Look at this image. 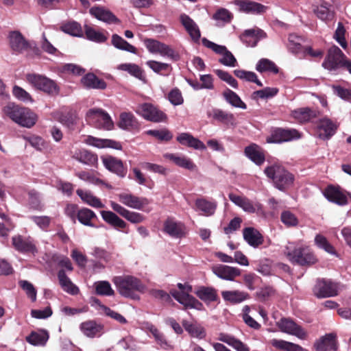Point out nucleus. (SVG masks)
Masks as SVG:
<instances>
[{
    "mask_svg": "<svg viewBox=\"0 0 351 351\" xmlns=\"http://www.w3.org/2000/svg\"><path fill=\"white\" fill-rule=\"evenodd\" d=\"M112 282L119 293L123 297L135 299L136 292H144L145 287L138 278L132 276H116Z\"/></svg>",
    "mask_w": 351,
    "mask_h": 351,
    "instance_id": "nucleus-1",
    "label": "nucleus"
},
{
    "mask_svg": "<svg viewBox=\"0 0 351 351\" xmlns=\"http://www.w3.org/2000/svg\"><path fill=\"white\" fill-rule=\"evenodd\" d=\"M284 254L290 262L302 266L311 265L317 261L308 247H298L293 243H289L286 245Z\"/></svg>",
    "mask_w": 351,
    "mask_h": 351,
    "instance_id": "nucleus-2",
    "label": "nucleus"
},
{
    "mask_svg": "<svg viewBox=\"0 0 351 351\" xmlns=\"http://www.w3.org/2000/svg\"><path fill=\"white\" fill-rule=\"evenodd\" d=\"M178 287L180 290H171V295L177 300L180 304H182L186 308H195L197 310H202L203 304L197 300L195 297L190 295L189 293L192 291V286L185 283H178Z\"/></svg>",
    "mask_w": 351,
    "mask_h": 351,
    "instance_id": "nucleus-3",
    "label": "nucleus"
},
{
    "mask_svg": "<svg viewBox=\"0 0 351 351\" xmlns=\"http://www.w3.org/2000/svg\"><path fill=\"white\" fill-rule=\"evenodd\" d=\"M26 80L35 89L49 95L56 96L60 93V88L57 83L45 75L35 73L27 74Z\"/></svg>",
    "mask_w": 351,
    "mask_h": 351,
    "instance_id": "nucleus-4",
    "label": "nucleus"
},
{
    "mask_svg": "<svg viewBox=\"0 0 351 351\" xmlns=\"http://www.w3.org/2000/svg\"><path fill=\"white\" fill-rule=\"evenodd\" d=\"M86 120L89 124L99 129L110 130L114 123L108 112L100 108H91L86 112Z\"/></svg>",
    "mask_w": 351,
    "mask_h": 351,
    "instance_id": "nucleus-5",
    "label": "nucleus"
},
{
    "mask_svg": "<svg viewBox=\"0 0 351 351\" xmlns=\"http://www.w3.org/2000/svg\"><path fill=\"white\" fill-rule=\"evenodd\" d=\"M135 112L145 120L154 123L164 122L167 119V116L165 112L150 103L139 104Z\"/></svg>",
    "mask_w": 351,
    "mask_h": 351,
    "instance_id": "nucleus-6",
    "label": "nucleus"
},
{
    "mask_svg": "<svg viewBox=\"0 0 351 351\" xmlns=\"http://www.w3.org/2000/svg\"><path fill=\"white\" fill-rule=\"evenodd\" d=\"M346 60L341 50L337 46H332L328 49L322 66L330 71H335L344 66Z\"/></svg>",
    "mask_w": 351,
    "mask_h": 351,
    "instance_id": "nucleus-7",
    "label": "nucleus"
},
{
    "mask_svg": "<svg viewBox=\"0 0 351 351\" xmlns=\"http://www.w3.org/2000/svg\"><path fill=\"white\" fill-rule=\"evenodd\" d=\"M117 197L121 204L132 209L141 210L149 204L147 198L138 197L130 193H121Z\"/></svg>",
    "mask_w": 351,
    "mask_h": 351,
    "instance_id": "nucleus-8",
    "label": "nucleus"
},
{
    "mask_svg": "<svg viewBox=\"0 0 351 351\" xmlns=\"http://www.w3.org/2000/svg\"><path fill=\"white\" fill-rule=\"evenodd\" d=\"M313 293L317 298L333 297L337 295L338 286L328 280H319L313 288Z\"/></svg>",
    "mask_w": 351,
    "mask_h": 351,
    "instance_id": "nucleus-9",
    "label": "nucleus"
},
{
    "mask_svg": "<svg viewBox=\"0 0 351 351\" xmlns=\"http://www.w3.org/2000/svg\"><path fill=\"white\" fill-rule=\"evenodd\" d=\"M278 326L283 332L294 335L300 339H306V331L293 320L287 318H282L278 322Z\"/></svg>",
    "mask_w": 351,
    "mask_h": 351,
    "instance_id": "nucleus-10",
    "label": "nucleus"
},
{
    "mask_svg": "<svg viewBox=\"0 0 351 351\" xmlns=\"http://www.w3.org/2000/svg\"><path fill=\"white\" fill-rule=\"evenodd\" d=\"M110 205L115 213H118L132 223H141L146 219L143 214L130 211L115 202L110 201Z\"/></svg>",
    "mask_w": 351,
    "mask_h": 351,
    "instance_id": "nucleus-11",
    "label": "nucleus"
},
{
    "mask_svg": "<svg viewBox=\"0 0 351 351\" xmlns=\"http://www.w3.org/2000/svg\"><path fill=\"white\" fill-rule=\"evenodd\" d=\"M326 198L339 206H345L348 204V195L350 194L343 191L339 186H328L324 191Z\"/></svg>",
    "mask_w": 351,
    "mask_h": 351,
    "instance_id": "nucleus-12",
    "label": "nucleus"
},
{
    "mask_svg": "<svg viewBox=\"0 0 351 351\" xmlns=\"http://www.w3.org/2000/svg\"><path fill=\"white\" fill-rule=\"evenodd\" d=\"M300 138L299 132L295 129H276L267 140V143H280Z\"/></svg>",
    "mask_w": 351,
    "mask_h": 351,
    "instance_id": "nucleus-13",
    "label": "nucleus"
},
{
    "mask_svg": "<svg viewBox=\"0 0 351 351\" xmlns=\"http://www.w3.org/2000/svg\"><path fill=\"white\" fill-rule=\"evenodd\" d=\"M265 37L266 34L262 29L254 27L245 30L240 36V40L247 47H254L256 46L261 39L265 38Z\"/></svg>",
    "mask_w": 351,
    "mask_h": 351,
    "instance_id": "nucleus-14",
    "label": "nucleus"
},
{
    "mask_svg": "<svg viewBox=\"0 0 351 351\" xmlns=\"http://www.w3.org/2000/svg\"><path fill=\"white\" fill-rule=\"evenodd\" d=\"M12 241L13 247L20 252L32 254L37 253V248L34 241L29 237L25 238L21 235H16L12 237Z\"/></svg>",
    "mask_w": 351,
    "mask_h": 351,
    "instance_id": "nucleus-15",
    "label": "nucleus"
},
{
    "mask_svg": "<svg viewBox=\"0 0 351 351\" xmlns=\"http://www.w3.org/2000/svg\"><path fill=\"white\" fill-rule=\"evenodd\" d=\"M164 232L173 238H182L186 234V227L180 221L168 218L164 222Z\"/></svg>",
    "mask_w": 351,
    "mask_h": 351,
    "instance_id": "nucleus-16",
    "label": "nucleus"
},
{
    "mask_svg": "<svg viewBox=\"0 0 351 351\" xmlns=\"http://www.w3.org/2000/svg\"><path fill=\"white\" fill-rule=\"evenodd\" d=\"M212 271L219 278L230 281L241 275L239 269L224 265H214Z\"/></svg>",
    "mask_w": 351,
    "mask_h": 351,
    "instance_id": "nucleus-17",
    "label": "nucleus"
},
{
    "mask_svg": "<svg viewBox=\"0 0 351 351\" xmlns=\"http://www.w3.org/2000/svg\"><path fill=\"white\" fill-rule=\"evenodd\" d=\"M230 200L234 204L241 208L245 212L254 213L261 208V205L258 203L254 204L248 198L230 193L228 195Z\"/></svg>",
    "mask_w": 351,
    "mask_h": 351,
    "instance_id": "nucleus-18",
    "label": "nucleus"
},
{
    "mask_svg": "<svg viewBox=\"0 0 351 351\" xmlns=\"http://www.w3.org/2000/svg\"><path fill=\"white\" fill-rule=\"evenodd\" d=\"M238 6L239 11L247 14H258L264 13L266 7L259 3L248 0H236L234 1Z\"/></svg>",
    "mask_w": 351,
    "mask_h": 351,
    "instance_id": "nucleus-19",
    "label": "nucleus"
},
{
    "mask_svg": "<svg viewBox=\"0 0 351 351\" xmlns=\"http://www.w3.org/2000/svg\"><path fill=\"white\" fill-rule=\"evenodd\" d=\"M104 167L110 171L117 174L121 178L125 176L127 169L124 167L121 160L112 156H106L102 158Z\"/></svg>",
    "mask_w": 351,
    "mask_h": 351,
    "instance_id": "nucleus-20",
    "label": "nucleus"
},
{
    "mask_svg": "<svg viewBox=\"0 0 351 351\" xmlns=\"http://www.w3.org/2000/svg\"><path fill=\"white\" fill-rule=\"evenodd\" d=\"M80 329L86 337L94 338L103 333L104 326L94 320H88L80 324Z\"/></svg>",
    "mask_w": 351,
    "mask_h": 351,
    "instance_id": "nucleus-21",
    "label": "nucleus"
},
{
    "mask_svg": "<svg viewBox=\"0 0 351 351\" xmlns=\"http://www.w3.org/2000/svg\"><path fill=\"white\" fill-rule=\"evenodd\" d=\"M217 203L215 200H208L205 198H198L195 202V209L200 212L201 215L210 217L215 214Z\"/></svg>",
    "mask_w": 351,
    "mask_h": 351,
    "instance_id": "nucleus-22",
    "label": "nucleus"
},
{
    "mask_svg": "<svg viewBox=\"0 0 351 351\" xmlns=\"http://www.w3.org/2000/svg\"><path fill=\"white\" fill-rule=\"evenodd\" d=\"M8 38L10 46L15 52L22 53L28 49L29 44L27 41L19 32H10Z\"/></svg>",
    "mask_w": 351,
    "mask_h": 351,
    "instance_id": "nucleus-23",
    "label": "nucleus"
},
{
    "mask_svg": "<svg viewBox=\"0 0 351 351\" xmlns=\"http://www.w3.org/2000/svg\"><path fill=\"white\" fill-rule=\"evenodd\" d=\"M118 126L123 130L132 131L138 130L140 125L132 113L123 112L120 114Z\"/></svg>",
    "mask_w": 351,
    "mask_h": 351,
    "instance_id": "nucleus-24",
    "label": "nucleus"
},
{
    "mask_svg": "<svg viewBox=\"0 0 351 351\" xmlns=\"http://www.w3.org/2000/svg\"><path fill=\"white\" fill-rule=\"evenodd\" d=\"M180 21L186 31L190 35L191 38L193 40L197 41L200 38L201 34L199 29L195 21L186 14H180Z\"/></svg>",
    "mask_w": 351,
    "mask_h": 351,
    "instance_id": "nucleus-25",
    "label": "nucleus"
},
{
    "mask_svg": "<svg viewBox=\"0 0 351 351\" xmlns=\"http://www.w3.org/2000/svg\"><path fill=\"white\" fill-rule=\"evenodd\" d=\"M244 240L252 247H257L263 243L262 234L256 229L248 227L243 230Z\"/></svg>",
    "mask_w": 351,
    "mask_h": 351,
    "instance_id": "nucleus-26",
    "label": "nucleus"
},
{
    "mask_svg": "<svg viewBox=\"0 0 351 351\" xmlns=\"http://www.w3.org/2000/svg\"><path fill=\"white\" fill-rule=\"evenodd\" d=\"M315 347L317 351L337 350V346L335 335L332 333L326 335L315 343Z\"/></svg>",
    "mask_w": 351,
    "mask_h": 351,
    "instance_id": "nucleus-27",
    "label": "nucleus"
},
{
    "mask_svg": "<svg viewBox=\"0 0 351 351\" xmlns=\"http://www.w3.org/2000/svg\"><path fill=\"white\" fill-rule=\"evenodd\" d=\"M85 143L97 148L110 147L118 150L122 149V146L119 142L110 139L98 138L91 136L86 138Z\"/></svg>",
    "mask_w": 351,
    "mask_h": 351,
    "instance_id": "nucleus-28",
    "label": "nucleus"
},
{
    "mask_svg": "<svg viewBox=\"0 0 351 351\" xmlns=\"http://www.w3.org/2000/svg\"><path fill=\"white\" fill-rule=\"evenodd\" d=\"M337 130V125L328 118L319 120L317 124V132L322 138H328L332 136Z\"/></svg>",
    "mask_w": 351,
    "mask_h": 351,
    "instance_id": "nucleus-29",
    "label": "nucleus"
},
{
    "mask_svg": "<svg viewBox=\"0 0 351 351\" xmlns=\"http://www.w3.org/2000/svg\"><path fill=\"white\" fill-rule=\"evenodd\" d=\"M221 296L225 302L232 304L241 303L249 298L247 292L240 290L223 291Z\"/></svg>",
    "mask_w": 351,
    "mask_h": 351,
    "instance_id": "nucleus-30",
    "label": "nucleus"
},
{
    "mask_svg": "<svg viewBox=\"0 0 351 351\" xmlns=\"http://www.w3.org/2000/svg\"><path fill=\"white\" fill-rule=\"evenodd\" d=\"M89 12L98 20L105 23H112L118 21L117 18L110 10L103 7H93Z\"/></svg>",
    "mask_w": 351,
    "mask_h": 351,
    "instance_id": "nucleus-31",
    "label": "nucleus"
},
{
    "mask_svg": "<svg viewBox=\"0 0 351 351\" xmlns=\"http://www.w3.org/2000/svg\"><path fill=\"white\" fill-rule=\"evenodd\" d=\"M77 219L84 226L95 228V221L97 216L94 211L87 208H82L77 210Z\"/></svg>",
    "mask_w": 351,
    "mask_h": 351,
    "instance_id": "nucleus-32",
    "label": "nucleus"
},
{
    "mask_svg": "<svg viewBox=\"0 0 351 351\" xmlns=\"http://www.w3.org/2000/svg\"><path fill=\"white\" fill-rule=\"evenodd\" d=\"M100 214L105 222L115 228L125 229L128 226L126 222L112 211L101 210Z\"/></svg>",
    "mask_w": 351,
    "mask_h": 351,
    "instance_id": "nucleus-33",
    "label": "nucleus"
},
{
    "mask_svg": "<svg viewBox=\"0 0 351 351\" xmlns=\"http://www.w3.org/2000/svg\"><path fill=\"white\" fill-rule=\"evenodd\" d=\"M49 332L46 330H38L32 331L29 335L27 336L25 340L29 344L34 346H44L49 339Z\"/></svg>",
    "mask_w": 351,
    "mask_h": 351,
    "instance_id": "nucleus-34",
    "label": "nucleus"
},
{
    "mask_svg": "<svg viewBox=\"0 0 351 351\" xmlns=\"http://www.w3.org/2000/svg\"><path fill=\"white\" fill-rule=\"evenodd\" d=\"M59 283L64 291L67 293L75 295H77L80 289L74 285L71 279L66 275L64 270L60 269L58 273Z\"/></svg>",
    "mask_w": 351,
    "mask_h": 351,
    "instance_id": "nucleus-35",
    "label": "nucleus"
},
{
    "mask_svg": "<svg viewBox=\"0 0 351 351\" xmlns=\"http://www.w3.org/2000/svg\"><path fill=\"white\" fill-rule=\"evenodd\" d=\"M177 141L180 144L193 147L195 149L205 150L206 148L203 142L189 133H181L177 136Z\"/></svg>",
    "mask_w": 351,
    "mask_h": 351,
    "instance_id": "nucleus-36",
    "label": "nucleus"
},
{
    "mask_svg": "<svg viewBox=\"0 0 351 351\" xmlns=\"http://www.w3.org/2000/svg\"><path fill=\"white\" fill-rule=\"evenodd\" d=\"M164 157L166 159L171 160L180 167L190 171H194L196 169V165L192 162L191 159L186 156L167 153L164 155Z\"/></svg>",
    "mask_w": 351,
    "mask_h": 351,
    "instance_id": "nucleus-37",
    "label": "nucleus"
},
{
    "mask_svg": "<svg viewBox=\"0 0 351 351\" xmlns=\"http://www.w3.org/2000/svg\"><path fill=\"white\" fill-rule=\"evenodd\" d=\"M17 124L22 127L30 128L33 127L38 119L37 115L30 109L23 108L21 111V115L19 116Z\"/></svg>",
    "mask_w": 351,
    "mask_h": 351,
    "instance_id": "nucleus-38",
    "label": "nucleus"
},
{
    "mask_svg": "<svg viewBox=\"0 0 351 351\" xmlns=\"http://www.w3.org/2000/svg\"><path fill=\"white\" fill-rule=\"evenodd\" d=\"M291 117L300 123H306L317 117V111L309 108H301L293 110Z\"/></svg>",
    "mask_w": 351,
    "mask_h": 351,
    "instance_id": "nucleus-39",
    "label": "nucleus"
},
{
    "mask_svg": "<svg viewBox=\"0 0 351 351\" xmlns=\"http://www.w3.org/2000/svg\"><path fill=\"white\" fill-rule=\"evenodd\" d=\"M76 193L84 203L91 207L95 208H103L105 207V205L101 202L100 199L95 196L90 191L77 189Z\"/></svg>",
    "mask_w": 351,
    "mask_h": 351,
    "instance_id": "nucleus-40",
    "label": "nucleus"
},
{
    "mask_svg": "<svg viewBox=\"0 0 351 351\" xmlns=\"http://www.w3.org/2000/svg\"><path fill=\"white\" fill-rule=\"evenodd\" d=\"M208 117L226 125H234L236 121L232 113L225 112L221 109L215 108L208 113Z\"/></svg>",
    "mask_w": 351,
    "mask_h": 351,
    "instance_id": "nucleus-41",
    "label": "nucleus"
},
{
    "mask_svg": "<svg viewBox=\"0 0 351 351\" xmlns=\"http://www.w3.org/2000/svg\"><path fill=\"white\" fill-rule=\"evenodd\" d=\"M217 339L227 343L237 351H250L246 345L230 335L221 332L219 334Z\"/></svg>",
    "mask_w": 351,
    "mask_h": 351,
    "instance_id": "nucleus-42",
    "label": "nucleus"
},
{
    "mask_svg": "<svg viewBox=\"0 0 351 351\" xmlns=\"http://www.w3.org/2000/svg\"><path fill=\"white\" fill-rule=\"evenodd\" d=\"M195 295L205 303H210L217 300V291L209 287H199L195 291Z\"/></svg>",
    "mask_w": 351,
    "mask_h": 351,
    "instance_id": "nucleus-43",
    "label": "nucleus"
},
{
    "mask_svg": "<svg viewBox=\"0 0 351 351\" xmlns=\"http://www.w3.org/2000/svg\"><path fill=\"white\" fill-rule=\"evenodd\" d=\"M83 86L87 88L105 89L106 82L93 73H88L81 79Z\"/></svg>",
    "mask_w": 351,
    "mask_h": 351,
    "instance_id": "nucleus-44",
    "label": "nucleus"
},
{
    "mask_svg": "<svg viewBox=\"0 0 351 351\" xmlns=\"http://www.w3.org/2000/svg\"><path fill=\"white\" fill-rule=\"evenodd\" d=\"M73 158L87 165H94L98 160L97 155L86 149L75 150L73 154Z\"/></svg>",
    "mask_w": 351,
    "mask_h": 351,
    "instance_id": "nucleus-45",
    "label": "nucleus"
},
{
    "mask_svg": "<svg viewBox=\"0 0 351 351\" xmlns=\"http://www.w3.org/2000/svg\"><path fill=\"white\" fill-rule=\"evenodd\" d=\"M245 154L251 160L258 165L265 161V156L261 149L255 144L250 145L245 147Z\"/></svg>",
    "mask_w": 351,
    "mask_h": 351,
    "instance_id": "nucleus-46",
    "label": "nucleus"
},
{
    "mask_svg": "<svg viewBox=\"0 0 351 351\" xmlns=\"http://www.w3.org/2000/svg\"><path fill=\"white\" fill-rule=\"evenodd\" d=\"M316 16L324 21H329L334 19L335 12L332 6L327 2H322L314 10Z\"/></svg>",
    "mask_w": 351,
    "mask_h": 351,
    "instance_id": "nucleus-47",
    "label": "nucleus"
},
{
    "mask_svg": "<svg viewBox=\"0 0 351 351\" xmlns=\"http://www.w3.org/2000/svg\"><path fill=\"white\" fill-rule=\"evenodd\" d=\"M293 176L285 169L282 173L279 175L274 185L278 189L285 191L293 184Z\"/></svg>",
    "mask_w": 351,
    "mask_h": 351,
    "instance_id": "nucleus-48",
    "label": "nucleus"
},
{
    "mask_svg": "<svg viewBox=\"0 0 351 351\" xmlns=\"http://www.w3.org/2000/svg\"><path fill=\"white\" fill-rule=\"evenodd\" d=\"M76 176L82 180L92 184L105 186L108 189H112V186L98 178L93 173L88 171H80L76 173Z\"/></svg>",
    "mask_w": 351,
    "mask_h": 351,
    "instance_id": "nucleus-49",
    "label": "nucleus"
},
{
    "mask_svg": "<svg viewBox=\"0 0 351 351\" xmlns=\"http://www.w3.org/2000/svg\"><path fill=\"white\" fill-rule=\"evenodd\" d=\"M223 96L226 101L233 107L246 109V104L236 93L230 89L227 88L225 90L223 93Z\"/></svg>",
    "mask_w": 351,
    "mask_h": 351,
    "instance_id": "nucleus-50",
    "label": "nucleus"
},
{
    "mask_svg": "<svg viewBox=\"0 0 351 351\" xmlns=\"http://www.w3.org/2000/svg\"><path fill=\"white\" fill-rule=\"evenodd\" d=\"M256 70L260 73L268 72L274 74H277L279 71L276 64L267 58L259 60L256 65Z\"/></svg>",
    "mask_w": 351,
    "mask_h": 351,
    "instance_id": "nucleus-51",
    "label": "nucleus"
},
{
    "mask_svg": "<svg viewBox=\"0 0 351 351\" xmlns=\"http://www.w3.org/2000/svg\"><path fill=\"white\" fill-rule=\"evenodd\" d=\"M23 107H21L14 103L8 104L3 108V114L9 117L14 123H17L19 116L21 115V111Z\"/></svg>",
    "mask_w": 351,
    "mask_h": 351,
    "instance_id": "nucleus-52",
    "label": "nucleus"
},
{
    "mask_svg": "<svg viewBox=\"0 0 351 351\" xmlns=\"http://www.w3.org/2000/svg\"><path fill=\"white\" fill-rule=\"evenodd\" d=\"M112 44L114 47L132 53H136V49L133 45H130L126 40H125L123 38L119 36L117 34H113L112 36Z\"/></svg>",
    "mask_w": 351,
    "mask_h": 351,
    "instance_id": "nucleus-53",
    "label": "nucleus"
},
{
    "mask_svg": "<svg viewBox=\"0 0 351 351\" xmlns=\"http://www.w3.org/2000/svg\"><path fill=\"white\" fill-rule=\"evenodd\" d=\"M183 326L184 329L194 337L203 339L206 336V332L203 327L196 324H191L186 321H184Z\"/></svg>",
    "mask_w": 351,
    "mask_h": 351,
    "instance_id": "nucleus-54",
    "label": "nucleus"
},
{
    "mask_svg": "<svg viewBox=\"0 0 351 351\" xmlns=\"http://www.w3.org/2000/svg\"><path fill=\"white\" fill-rule=\"evenodd\" d=\"M118 69L127 71L128 73H130L131 75L142 80L143 78V73L141 68L132 63H124L121 64L118 66Z\"/></svg>",
    "mask_w": 351,
    "mask_h": 351,
    "instance_id": "nucleus-55",
    "label": "nucleus"
},
{
    "mask_svg": "<svg viewBox=\"0 0 351 351\" xmlns=\"http://www.w3.org/2000/svg\"><path fill=\"white\" fill-rule=\"evenodd\" d=\"M284 169L285 168L282 165L274 163L267 166L264 169V173L269 179L273 182V183H274L279 175L282 173Z\"/></svg>",
    "mask_w": 351,
    "mask_h": 351,
    "instance_id": "nucleus-56",
    "label": "nucleus"
},
{
    "mask_svg": "<svg viewBox=\"0 0 351 351\" xmlns=\"http://www.w3.org/2000/svg\"><path fill=\"white\" fill-rule=\"evenodd\" d=\"M302 39L301 37L298 36L294 34H289L288 38V49L289 50L295 54L301 53L303 48L301 45Z\"/></svg>",
    "mask_w": 351,
    "mask_h": 351,
    "instance_id": "nucleus-57",
    "label": "nucleus"
},
{
    "mask_svg": "<svg viewBox=\"0 0 351 351\" xmlns=\"http://www.w3.org/2000/svg\"><path fill=\"white\" fill-rule=\"evenodd\" d=\"M231 13L226 9L221 8L213 15V19L217 21V25L222 26L230 22L232 19Z\"/></svg>",
    "mask_w": 351,
    "mask_h": 351,
    "instance_id": "nucleus-58",
    "label": "nucleus"
},
{
    "mask_svg": "<svg viewBox=\"0 0 351 351\" xmlns=\"http://www.w3.org/2000/svg\"><path fill=\"white\" fill-rule=\"evenodd\" d=\"M84 31L86 38L91 41L103 43L106 40V37L102 33L95 30L88 25L84 26Z\"/></svg>",
    "mask_w": 351,
    "mask_h": 351,
    "instance_id": "nucleus-59",
    "label": "nucleus"
},
{
    "mask_svg": "<svg viewBox=\"0 0 351 351\" xmlns=\"http://www.w3.org/2000/svg\"><path fill=\"white\" fill-rule=\"evenodd\" d=\"M97 294L100 295L112 296L114 294L110 284L108 281H99L95 283Z\"/></svg>",
    "mask_w": 351,
    "mask_h": 351,
    "instance_id": "nucleus-60",
    "label": "nucleus"
},
{
    "mask_svg": "<svg viewBox=\"0 0 351 351\" xmlns=\"http://www.w3.org/2000/svg\"><path fill=\"white\" fill-rule=\"evenodd\" d=\"M62 29L63 32L71 36L78 37L82 36V27L77 22L73 21L67 23L62 27Z\"/></svg>",
    "mask_w": 351,
    "mask_h": 351,
    "instance_id": "nucleus-61",
    "label": "nucleus"
},
{
    "mask_svg": "<svg viewBox=\"0 0 351 351\" xmlns=\"http://www.w3.org/2000/svg\"><path fill=\"white\" fill-rule=\"evenodd\" d=\"M156 53L162 56L167 57L171 60H177L179 59V54L174 51L170 46L160 43Z\"/></svg>",
    "mask_w": 351,
    "mask_h": 351,
    "instance_id": "nucleus-62",
    "label": "nucleus"
},
{
    "mask_svg": "<svg viewBox=\"0 0 351 351\" xmlns=\"http://www.w3.org/2000/svg\"><path fill=\"white\" fill-rule=\"evenodd\" d=\"M315 244L320 248L324 250L329 254H335L334 247L328 241L326 238L322 234H317L315 237Z\"/></svg>",
    "mask_w": 351,
    "mask_h": 351,
    "instance_id": "nucleus-63",
    "label": "nucleus"
},
{
    "mask_svg": "<svg viewBox=\"0 0 351 351\" xmlns=\"http://www.w3.org/2000/svg\"><path fill=\"white\" fill-rule=\"evenodd\" d=\"M146 134L151 135L161 141H170L173 137V135L167 129L150 130H147Z\"/></svg>",
    "mask_w": 351,
    "mask_h": 351,
    "instance_id": "nucleus-64",
    "label": "nucleus"
}]
</instances>
